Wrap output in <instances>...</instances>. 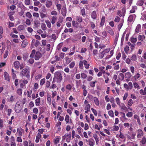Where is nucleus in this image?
<instances>
[{
	"label": "nucleus",
	"instance_id": "nucleus-1",
	"mask_svg": "<svg viewBox=\"0 0 146 146\" xmlns=\"http://www.w3.org/2000/svg\"><path fill=\"white\" fill-rule=\"evenodd\" d=\"M62 79V76L60 72V71H56L54 74L53 80L52 83H53L55 82L57 83H60Z\"/></svg>",
	"mask_w": 146,
	"mask_h": 146
},
{
	"label": "nucleus",
	"instance_id": "nucleus-2",
	"mask_svg": "<svg viewBox=\"0 0 146 146\" xmlns=\"http://www.w3.org/2000/svg\"><path fill=\"white\" fill-rule=\"evenodd\" d=\"M28 68H25L22 70V74L24 76H26L27 78H29L30 77L29 72L28 70Z\"/></svg>",
	"mask_w": 146,
	"mask_h": 146
},
{
	"label": "nucleus",
	"instance_id": "nucleus-3",
	"mask_svg": "<svg viewBox=\"0 0 146 146\" xmlns=\"http://www.w3.org/2000/svg\"><path fill=\"white\" fill-rule=\"evenodd\" d=\"M20 102H17L15 105V111L17 113H19L21 111V108L20 107Z\"/></svg>",
	"mask_w": 146,
	"mask_h": 146
},
{
	"label": "nucleus",
	"instance_id": "nucleus-4",
	"mask_svg": "<svg viewBox=\"0 0 146 146\" xmlns=\"http://www.w3.org/2000/svg\"><path fill=\"white\" fill-rule=\"evenodd\" d=\"M126 13V10L124 9V10L123 11V9H122V12L121 13L120 10H118L117 12V15L119 16L120 17H121L122 16L123 17L125 16V15Z\"/></svg>",
	"mask_w": 146,
	"mask_h": 146
},
{
	"label": "nucleus",
	"instance_id": "nucleus-5",
	"mask_svg": "<svg viewBox=\"0 0 146 146\" xmlns=\"http://www.w3.org/2000/svg\"><path fill=\"white\" fill-rule=\"evenodd\" d=\"M145 2V0H139L137 2V6H142L143 7V10H144L145 8L143 7V5Z\"/></svg>",
	"mask_w": 146,
	"mask_h": 146
},
{
	"label": "nucleus",
	"instance_id": "nucleus-6",
	"mask_svg": "<svg viewBox=\"0 0 146 146\" xmlns=\"http://www.w3.org/2000/svg\"><path fill=\"white\" fill-rule=\"evenodd\" d=\"M87 142H88L89 145L90 146H94L95 144V141L94 140V139L91 138L87 140H86Z\"/></svg>",
	"mask_w": 146,
	"mask_h": 146
},
{
	"label": "nucleus",
	"instance_id": "nucleus-7",
	"mask_svg": "<svg viewBox=\"0 0 146 146\" xmlns=\"http://www.w3.org/2000/svg\"><path fill=\"white\" fill-rule=\"evenodd\" d=\"M138 134L137 135V137L141 138L143 135V132L141 129H138L137 130Z\"/></svg>",
	"mask_w": 146,
	"mask_h": 146
},
{
	"label": "nucleus",
	"instance_id": "nucleus-8",
	"mask_svg": "<svg viewBox=\"0 0 146 146\" xmlns=\"http://www.w3.org/2000/svg\"><path fill=\"white\" fill-rule=\"evenodd\" d=\"M136 17V15L134 14L130 15L129 16V17L128 18V21L131 22L133 21L134 20V17Z\"/></svg>",
	"mask_w": 146,
	"mask_h": 146
},
{
	"label": "nucleus",
	"instance_id": "nucleus-9",
	"mask_svg": "<svg viewBox=\"0 0 146 146\" xmlns=\"http://www.w3.org/2000/svg\"><path fill=\"white\" fill-rule=\"evenodd\" d=\"M72 136L71 132H70L69 133L67 134L66 135V141L67 142H70L71 140V138Z\"/></svg>",
	"mask_w": 146,
	"mask_h": 146
},
{
	"label": "nucleus",
	"instance_id": "nucleus-10",
	"mask_svg": "<svg viewBox=\"0 0 146 146\" xmlns=\"http://www.w3.org/2000/svg\"><path fill=\"white\" fill-rule=\"evenodd\" d=\"M61 11L62 15L64 17H65L66 14V8L65 7H63Z\"/></svg>",
	"mask_w": 146,
	"mask_h": 146
},
{
	"label": "nucleus",
	"instance_id": "nucleus-11",
	"mask_svg": "<svg viewBox=\"0 0 146 146\" xmlns=\"http://www.w3.org/2000/svg\"><path fill=\"white\" fill-rule=\"evenodd\" d=\"M57 20V17L56 16H54L52 17L51 20V22L52 24L55 23L56 21Z\"/></svg>",
	"mask_w": 146,
	"mask_h": 146
},
{
	"label": "nucleus",
	"instance_id": "nucleus-12",
	"mask_svg": "<svg viewBox=\"0 0 146 146\" xmlns=\"http://www.w3.org/2000/svg\"><path fill=\"white\" fill-rule=\"evenodd\" d=\"M4 76L5 77V80H7L9 82L10 81V78L9 74L6 72H5L4 73Z\"/></svg>",
	"mask_w": 146,
	"mask_h": 146
},
{
	"label": "nucleus",
	"instance_id": "nucleus-13",
	"mask_svg": "<svg viewBox=\"0 0 146 146\" xmlns=\"http://www.w3.org/2000/svg\"><path fill=\"white\" fill-rule=\"evenodd\" d=\"M119 106L121 109L125 111L128 110L127 108L126 107L125 105L123 103H120Z\"/></svg>",
	"mask_w": 146,
	"mask_h": 146
},
{
	"label": "nucleus",
	"instance_id": "nucleus-14",
	"mask_svg": "<svg viewBox=\"0 0 146 146\" xmlns=\"http://www.w3.org/2000/svg\"><path fill=\"white\" fill-rule=\"evenodd\" d=\"M97 15L96 14V11H93L91 15V17L93 19H96L97 18Z\"/></svg>",
	"mask_w": 146,
	"mask_h": 146
},
{
	"label": "nucleus",
	"instance_id": "nucleus-15",
	"mask_svg": "<svg viewBox=\"0 0 146 146\" xmlns=\"http://www.w3.org/2000/svg\"><path fill=\"white\" fill-rule=\"evenodd\" d=\"M76 20L78 23H81L83 21V19L81 16H76Z\"/></svg>",
	"mask_w": 146,
	"mask_h": 146
},
{
	"label": "nucleus",
	"instance_id": "nucleus-16",
	"mask_svg": "<svg viewBox=\"0 0 146 146\" xmlns=\"http://www.w3.org/2000/svg\"><path fill=\"white\" fill-rule=\"evenodd\" d=\"M134 119H137L138 123L139 125H141V122L140 121V119L139 116L137 115V114H135L134 116Z\"/></svg>",
	"mask_w": 146,
	"mask_h": 146
},
{
	"label": "nucleus",
	"instance_id": "nucleus-17",
	"mask_svg": "<svg viewBox=\"0 0 146 146\" xmlns=\"http://www.w3.org/2000/svg\"><path fill=\"white\" fill-rule=\"evenodd\" d=\"M52 5V2L51 1H47L46 4V6L47 8L50 7Z\"/></svg>",
	"mask_w": 146,
	"mask_h": 146
},
{
	"label": "nucleus",
	"instance_id": "nucleus-18",
	"mask_svg": "<svg viewBox=\"0 0 146 146\" xmlns=\"http://www.w3.org/2000/svg\"><path fill=\"white\" fill-rule=\"evenodd\" d=\"M28 41L26 40H25L23 41L22 44L21 46L23 48L25 47L28 44Z\"/></svg>",
	"mask_w": 146,
	"mask_h": 146
},
{
	"label": "nucleus",
	"instance_id": "nucleus-19",
	"mask_svg": "<svg viewBox=\"0 0 146 146\" xmlns=\"http://www.w3.org/2000/svg\"><path fill=\"white\" fill-rule=\"evenodd\" d=\"M119 34H117L115 35L114 40V42L113 44V45H115L114 46H116V45L117 44V41L118 40V38H119Z\"/></svg>",
	"mask_w": 146,
	"mask_h": 146
},
{
	"label": "nucleus",
	"instance_id": "nucleus-20",
	"mask_svg": "<svg viewBox=\"0 0 146 146\" xmlns=\"http://www.w3.org/2000/svg\"><path fill=\"white\" fill-rule=\"evenodd\" d=\"M123 20H121V21H120V23H119V24L118 25V30H120L121 28L122 27L123 24Z\"/></svg>",
	"mask_w": 146,
	"mask_h": 146
},
{
	"label": "nucleus",
	"instance_id": "nucleus-21",
	"mask_svg": "<svg viewBox=\"0 0 146 146\" xmlns=\"http://www.w3.org/2000/svg\"><path fill=\"white\" fill-rule=\"evenodd\" d=\"M47 103L49 104H51V95L49 94L47 95Z\"/></svg>",
	"mask_w": 146,
	"mask_h": 146
},
{
	"label": "nucleus",
	"instance_id": "nucleus-22",
	"mask_svg": "<svg viewBox=\"0 0 146 146\" xmlns=\"http://www.w3.org/2000/svg\"><path fill=\"white\" fill-rule=\"evenodd\" d=\"M84 65L85 66V68L86 69H88L89 68L90 64L88 63L86 60H84L83 61Z\"/></svg>",
	"mask_w": 146,
	"mask_h": 146
},
{
	"label": "nucleus",
	"instance_id": "nucleus-23",
	"mask_svg": "<svg viewBox=\"0 0 146 146\" xmlns=\"http://www.w3.org/2000/svg\"><path fill=\"white\" fill-rule=\"evenodd\" d=\"M105 17H102L101 19V21L100 22V26L101 27H103L105 23Z\"/></svg>",
	"mask_w": 146,
	"mask_h": 146
},
{
	"label": "nucleus",
	"instance_id": "nucleus-24",
	"mask_svg": "<svg viewBox=\"0 0 146 146\" xmlns=\"http://www.w3.org/2000/svg\"><path fill=\"white\" fill-rule=\"evenodd\" d=\"M141 25L140 24H138L137 25V26L136 27L135 30V32L136 33H138L139 32V31L140 30L141 28Z\"/></svg>",
	"mask_w": 146,
	"mask_h": 146
},
{
	"label": "nucleus",
	"instance_id": "nucleus-25",
	"mask_svg": "<svg viewBox=\"0 0 146 146\" xmlns=\"http://www.w3.org/2000/svg\"><path fill=\"white\" fill-rule=\"evenodd\" d=\"M72 23L73 27H77L78 24L77 21H75L74 20H72Z\"/></svg>",
	"mask_w": 146,
	"mask_h": 146
},
{
	"label": "nucleus",
	"instance_id": "nucleus-26",
	"mask_svg": "<svg viewBox=\"0 0 146 146\" xmlns=\"http://www.w3.org/2000/svg\"><path fill=\"white\" fill-rule=\"evenodd\" d=\"M14 65L16 68H19L20 66L19 62L18 61H15L14 63Z\"/></svg>",
	"mask_w": 146,
	"mask_h": 146
},
{
	"label": "nucleus",
	"instance_id": "nucleus-27",
	"mask_svg": "<svg viewBox=\"0 0 146 146\" xmlns=\"http://www.w3.org/2000/svg\"><path fill=\"white\" fill-rule=\"evenodd\" d=\"M143 145H145L146 143V138L145 137H143L141 141H140Z\"/></svg>",
	"mask_w": 146,
	"mask_h": 146
},
{
	"label": "nucleus",
	"instance_id": "nucleus-28",
	"mask_svg": "<svg viewBox=\"0 0 146 146\" xmlns=\"http://www.w3.org/2000/svg\"><path fill=\"white\" fill-rule=\"evenodd\" d=\"M137 7L136 6H132V9H131L130 11V13H134L135 12V9H137Z\"/></svg>",
	"mask_w": 146,
	"mask_h": 146
},
{
	"label": "nucleus",
	"instance_id": "nucleus-29",
	"mask_svg": "<svg viewBox=\"0 0 146 146\" xmlns=\"http://www.w3.org/2000/svg\"><path fill=\"white\" fill-rule=\"evenodd\" d=\"M80 13L81 15H82L83 17H85L86 14L85 9L83 8L81 10Z\"/></svg>",
	"mask_w": 146,
	"mask_h": 146
},
{
	"label": "nucleus",
	"instance_id": "nucleus-30",
	"mask_svg": "<svg viewBox=\"0 0 146 146\" xmlns=\"http://www.w3.org/2000/svg\"><path fill=\"white\" fill-rule=\"evenodd\" d=\"M95 104L97 106H98L99 104V101L97 98L94 97V99Z\"/></svg>",
	"mask_w": 146,
	"mask_h": 146
},
{
	"label": "nucleus",
	"instance_id": "nucleus-31",
	"mask_svg": "<svg viewBox=\"0 0 146 146\" xmlns=\"http://www.w3.org/2000/svg\"><path fill=\"white\" fill-rule=\"evenodd\" d=\"M78 131V132L79 134L81 136H82V128L81 127H78V128L77 129Z\"/></svg>",
	"mask_w": 146,
	"mask_h": 146
},
{
	"label": "nucleus",
	"instance_id": "nucleus-32",
	"mask_svg": "<svg viewBox=\"0 0 146 146\" xmlns=\"http://www.w3.org/2000/svg\"><path fill=\"white\" fill-rule=\"evenodd\" d=\"M46 25L48 28H50L51 27V23L49 20H46L45 21Z\"/></svg>",
	"mask_w": 146,
	"mask_h": 146
},
{
	"label": "nucleus",
	"instance_id": "nucleus-33",
	"mask_svg": "<svg viewBox=\"0 0 146 146\" xmlns=\"http://www.w3.org/2000/svg\"><path fill=\"white\" fill-rule=\"evenodd\" d=\"M131 76V74L130 72H127V73H126L125 74V78H130Z\"/></svg>",
	"mask_w": 146,
	"mask_h": 146
},
{
	"label": "nucleus",
	"instance_id": "nucleus-34",
	"mask_svg": "<svg viewBox=\"0 0 146 146\" xmlns=\"http://www.w3.org/2000/svg\"><path fill=\"white\" fill-rule=\"evenodd\" d=\"M131 60L133 61H136L137 60V57L135 54H133L131 58Z\"/></svg>",
	"mask_w": 146,
	"mask_h": 146
},
{
	"label": "nucleus",
	"instance_id": "nucleus-35",
	"mask_svg": "<svg viewBox=\"0 0 146 146\" xmlns=\"http://www.w3.org/2000/svg\"><path fill=\"white\" fill-rule=\"evenodd\" d=\"M108 114L110 117H114V113L113 110H110L108 112Z\"/></svg>",
	"mask_w": 146,
	"mask_h": 146
},
{
	"label": "nucleus",
	"instance_id": "nucleus-36",
	"mask_svg": "<svg viewBox=\"0 0 146 146\" xmlns=\"http://www.w3.org/2000/svg\"><path fill=\"white\" fill-rule=\"evenodd\" d=\"M119 79L123 80L124 78V75L122 73H120L119 75Z\"/></svg>",
	"mask_w": 146,
	"mask_h": 146
},
{
	"label": "nucleus",
	"instance_id": "nucleus-37",
	"mask_svg": "<svg viewBox=\"0 0 146 146\" xmlns=\"http://www.w3.org/2000/svg\"><path fill=\"white\" fill-rule=\"evenodd\" d=\"M133 86L135 88H137L138 89L140 88V86L136 82L133 83Z\"/></svg>",
	"mask_w": 146,
	"mask_h": 146
},
{
	"label": "nucleus",
	"instance_id": "nucleus-38",
	"mask_svg": "<svg viewBox=\"0 0 146 146\" xmlns=\"http://www.w3.org/2000/svg\"><path fill=\"white\" fill-rule=\"evenodd\" d=\"M126 33L125 31H124V32L123 33L121 38V44H123V41L124 40L125 38V35Z\"/></svg>",
	"mask_w": 146,
	"mask_h": 146
},
{
	"label": "nucleus",
	"instance_id": "nucleus-39",
	"mask_svg": "<svg viewBox=\"0 0 146 146\" xmlns=\"http://www.w3.org/2000/svg\"><path fill=\"white\" fill-rule=\"evenodd\" d=\"M104 53L103 51H102L99 53V58L102 59L103 57H104Z\"/></svg>",
	"mask_w": 146,
	"mask_h": 146
},
{
	"label": "nucleus",
	"instance_id": "nucleus-40",
	"mask_svg": "<svg viewBox=\"0 0 146 146\" xmlns=\"http://www.w3.org/2000/svg\"><path fill=\"white\" fill-rule=\"evenodd\" d=\"M29 57V54L27 53L23 55V58L24 61H25Z\"/></svg>",
	"mask_w": 146,
	"mask_h": 146
},
{
	"label": "nucleus",
	"instance_id": "nucleus-41",
	"mask_svg": "<svg viewBox=\"0 0 146 146\" xmlns=\"http://www.w3.org/2000/svg\"><path fill=\"white\" fill-rule=\"evenodd\" d=\"M120 18L118 16H116L114 19V21L116 23H119L120 20Z\"/></svg>",
	"mask_w": 146,
	"mask_h": 146
},
{
	"label": "nucleus",
	"instance_id": "nucleus-42",
	"mask_svg": "<svg viewBox=\"0 0 146 146\" xmlns=\"http://www.w3.org/2000/svg\"><path fill=\"white\" fill-rule=\"evenodd\" d=\"M96 82V81H91V82H90V86L92 87H95Z\"/></svg>",
	"mask_w": 146,
	"mask_h": 146
},
{
	"label": "nucleus",
	"instance_id": "nucleus-43",
	"mask_svg": "<svg viewBox=\"0 0 146 146\" xmlns=\"http://www.w3.org/2000/svg\"><path fill=\"white\" fill-rule=\"evenodd\" d=\"M69 116L68 115H66L65 117V121L66 123H68L69 120Z\"/></svg>",
	"mask_w": 146,
	"mask_h": 146
},
{
	"label": "nucleus",
	"instance_id": "nucleus-44",
	"mask_svg": "<svg viewBox=\"0 0 146 146\" xmlns=\"http://www.w3.org/2000/svg\"><path fill=\"white\" fill-rule=\"evenodd\" d=\"M137 40V38H135L133 37L131 38L130 39L131 42H133V43H135V42H136Z\"/></svg>",
	"mask_w": 146,
	"mask_h": 146
},
{
	"label": "nucleus",
	"instance_id": "nucleus-45",
	"mask_svg": "<svg viewBox=\"0 0 146 146\" xmlns=\"http://www.w3.org/2000/svg\"><path fill=\"white\" fill-rule=\"evenodd\" d=\"M24 26L22 25H19L18 28V29L19 31H21V30H22L24 29Z\"/></svg>",
	"mask_w": 146,
	"mask_h": 146
},
{
	"label": "nucleus",
	"instance_id": "nucleus-46",
	"mask_svg": "<svg viewBox=\"0 0 146 146\" xmlns=\"http://www.w3.org/2000/svg\"><path fill=\"white\" fill-rule=\"evenodd\" d=\"M133 101L131 99H129L128 102V104L129 106H131L133 105Z\"/></svg>",
	"mask_w": 146,
	"mask_h": 146
},
{
	"label": "nucleus",
	"instance_id": "nucleus-47",
	"mask_svg": "<svg viewBox=\"0 0 146 146\" xmlns=\"http://www.w3.org/2000/svg\"><path fill=\"white\" fill-rule=\"evenodd\" d=\"M70 2H72L74 4L77 5L78 4V0H70Z\"/></svg>",
	"mask_w": 146,
	"mask_h": 146
},
{
	"label": "nucleus",
	"instance_id": "nucleus-48",
	"mask_svg": "<svg viewBox=\"0 0 146 146\" xmlns=\"http://www.w3.org/2000/svg\"><path fill=\"white\" fill-rule=\"evenodd\" d=\"M110 48H107L104 49L103 51L104 52V55L106 53H108V52L110 50Z\"/></svg>",
	"mask_w": 146,
	"mask_h": 146
},
{
	"label": "nucleus",
	"instance_id": "nucleus-49",
	"mask_svg": "<svg viewBox=\"0 0 146 146\" xmlns=\"http://www.w3.org/2000/svg\"><path fill=\"white\" fill-rule=\"evenodd\" d=\"M75 63L74 62H72L69 64V67L70 68H72L75 66Z\"/></svg>",
	"mask_w": 146,
	"mask_h": 146
},
{
	"label": "nucleus",
	"instance_id": "nucleus-50",
	"mask_svg": "<svg viewBox=\"0 0 146 146\" xmlns=\"http://www.w3.org/2000/svg\"><path fill=\"white\" fill-rule=\"evenodd\" d=\"M82 78L83 79H85L86 78L87 75L85 73H82L81 74V75Z\"/></svg>",
	"mask_w": 146,
	"mask_h": 146
},
{
	"label": "nucleus",
	"instance_id": "nucleus-51",
	"mask_svg": "<svg viewBox=\"0 0 146 146\" xmlns=\"http://www.w3.org/2000/svg\"><path fill=\"white\" fill-rule=\"evenodd\" d=\"M127 117H131L133 115V113L131 112H129L126 114Z\"/></svg>",
	"mask_w": 146,
	"mask_h": 146
},
{
	"label": "nucleus",
	"instance_id": "nucleus-52",
	"mask_svg": "<svg viewBox=\"0 0 146 146\" xmlns=\"http://www.w3.org/2000/svg\"><path fill=\"white\" fill-rule=\"evenodd\" d=\"M128 86L129 88V90L133 88V84L131 82H130L128 83Z\"/></svg>",
	"mask_w": 146,
	"mask_h": 146
},
{
	"label": "nucleus",
	"instance_id": "nucleus-53",
	"mask_svg": "<svg viewBox=\"0 0 146 146\" xmlns=\"http://www.w3.org/2000/svg\"><path fill=\"white\" fill-rule=\"evenodd\" d=\"M91 110L92 111L94 115L97 116V112L96 110H94V108H91Z\"/></svg>",
	"mask_w": 146,
	"mask_h": 146
},
{
	"label": "nucleus",
	"instance_id": "nucleus-54",
	"mask_svg": "<svg viewBox=\"0 0 146 146\" xmlns=\"http://www.w3.org/2000/svg\"><path fill=\"white\" fill-rule=\"evenodd\" d=\"M90 25L91 27V28L92 29H94V28L96 27V25L95 24H94V23L93 22L90 21Z\"/></svg>",
	"mask_w": 146,
	"mask_h": 146
},
{
	"label": "nucleus",
	"instance_id": "nucleus-55",
	"mask_svg": "<svg viewBox=\"0 0 146 146\" xmlns=\"http://www.w3.org/2000/svg\"><path fill=\"white\" fill-rule=\"evenodd\" d=\"M56 7H57V10L59 11H60L61 7V6L60 4H58L56 5Z\"/></svg>",
	"mask_w": 146,
	"mask_h": 146
},
{
	"label": "nucleus",
	"instance_id": "nucleus-56",
	"mask_svg": "<svg viewBox=\"0 0 146 146\" xmlns=\"http://www.w3.org/2000/svg\"><path fill=\"white\" fill-rule=\"evenodd\" d=\"M45 78H43L42 79L40 80V85H42L44 84L45 82Z\"/></svg>",
	"mask_w": 146,
	"mask_h": 146
},
{
	"label": "nucleus",
	"instance_id": "nucleus-57",
	"mask_svg": "<svg viewBox=\"0 0 146 146\" xmlns=\"http://www.w3.org/2000/svg\"><path fill=\"white\" fill-rule=\"evenodd\" d=\"M41 27L42 29L43 30H45L46 28V25L44 23H42L41 25Z\"/></svg>",
	"mask_w": 146,
	"mask_h": 146
},
{
	"label": "nucleus",
	"instance_id": "nucleus-58",
	"mask_svg": "<svg viewBox=\"0 0 146 146\" xmlns=\"http://www.w3.org/2000/svg\"><path fill=\"white\" fill-rule=\"evenodd\" d=\"M129 50V48L128 46H126L124 48V51L126 53L128 52V51Z\"/></svg>",
	"mask_w": 146,
	"mask_h": 146
},
{
	"label": "nucleus",
	"instance_id": "nucleus-59",
	"mask_svg": "<svg viewBox=\"0 0 146 146\" xmlns=\"http://www.w3.org/2000/svg\"><path fill=\"white\" fill-rule=\"evenodd\" d=\"M46 87L47 88H48L50 85V82L49 81H46Z\"/></svg>",
	"mask_w": 146,
	"mask_h": 146
},
{
	"label": "nucleus",
	"instance_id": "nucleus-60",
	"mask_svg": "<svg viewBox=\"0 0 146 146\" xmlns=\"http://www.w3.org/2000/svg\"><path fill=\"white\" fill-rule=\"evenodd\" d=\"M42 56V54L40 52H37V60L38 59Z\"/></svg>",
	"mask_w": 146,
	"mask_h": 146
},
{
	"label": "nucleus",
	"instance_id": "nucleus-61",
	"mask_svg": "<svg viewBox=\"0 0 146 146\" xmlns=\"http://www.w3.org/2000/svg\"><path fill=\"white\" fill-rule=\"evenodd\" d=\"M113 130L115 131H117L119 129V127L117 125H113Z\"/></svg>",
	"mask_w": 146,
	"mask_h": 146
},
{
	"label": "nucleus",
	"instance_id": "nucleus-62",
	"mask_svg": "<svg viewBox=\"0 0 146 146\" xmlns=\"http://www.w3.org/2000/svg\"><path fill=\"white\" fill-rule=\"evenodd\" d=\"M88 97L90 99V100L91 101H93L94 100V97L92 95H88Z\"/></svg>",
	"mask_w": 146,
	"mask_h": 146
},
{
	"label": "nucleus",
	"instance_id": "nucleus-63",
	"mask_svg": "<svg viewBox=\"0 0 146 146\" xmlns=\"http://www.w3.org/2000/svg\"><path fill=\"white\" fill-rule=\"evenodd\" d=\"M123 86L125 88H126L127 90H129V88L128 86V85L127 84L125 83L123 84Z\"/></svg>",
	"mask_w": 146,
	"mask_h": 146
},
{
	"label": "nucleus",
	"instance_id": "nucleus-64",
	"mask_svg": "<svg viewBox=\"0 0 146 146\" xmlns=\"http://www.w3.org/2000/svg\"><path fill=\"white\" fill-rule=\"evenodd\" d=\"M72 86L70 84H68L66 86V88L67 90H70L72 89Z\"/></svg>",
	"mask_w": 146,
	"mask_h": 146
}]
</instances>
